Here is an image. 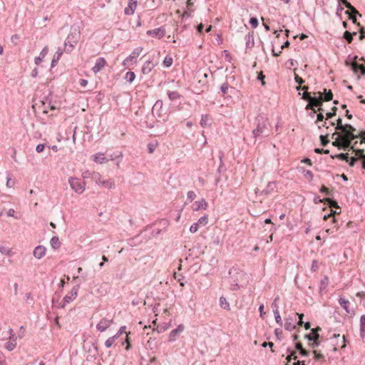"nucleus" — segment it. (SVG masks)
Masks as SVG:
<instances>
[{
  "mask_svg": "<svg viewBox=\"0 0 365 365\" xmlns=\"http://www.w3.org/2000/svg\"><path fill=\"white\" fill-rule=\"evenodd\" d=\"M81 32L78 27L72 26L71 31L64 42V51L71 53L79 41Z\"/></svg>",
  "mask_w": 365,
  "mask_h": 365,
  "instance_id": "nucleus-1",
  "label": "nucleus"
},
{
  "mask_svg": "<svg viewBox=\"0 0 365 365\" xmlns=\"http://www.w3.org/2000/svg\"><path fill=\"white\" fill-rule=\"evenodd\" d=\"M252 133L255 138L268 136L269 129L267 119L262 115H259L257 118V128Z\"/></svg>",
  "mask_w": 365,
  "mask_h": 365,
  "instance_id": "nucleus-2",
  "label": "nucleus"
},
{
  "mask_svg": "<svg viewBox=\"0 0 365 365\" xmlns=\"http://www.w3.org/2000/svg\"><path fill=\"white\" fill-rule=\"evenodd\" d=\"M68 183L71 189L78 194L83 193L86 190V182L79 178L71 177L68 179Z\"/></svg>",
  "mask_w": 365,
  "mask_h": 365,
  "instance_id": "nucleus-3",
  "label": "nucleus"
},
{
  "mask_svg": "<svg viewBox=\"0 0 365 365\" xmlns=\"http://www.w3.org/2000/svg\"><path fill=\"white\" fill-rule=\"evenodd\" d=\"M80 288V283L76 284L75 287L72 288L71 292H69L63 299L62 303L61 304V307L64 308L66 304L73 302L78 296V289Z\"/></svg>",
  "mask_w": 365,
  "mask_h": 365,
  "instance_id": "nucleus-4",
  "label": "nucleus"
},
{
  "mask_svg": "<svg viewBox=\"0 0 365 365\" xmlns=\"http://www.w3.org/2000/svg\"><path fill=\"white\" fill-rule=\"evenodd\" d=\"M143 48L141 46L137 47L133 49L131 54L128 56L123 61V66H129L137 62V58L141 54Z\"/></svg>",
  "mask_w": 365,
  "mask_h": 365,
  "instance_id": "nucleus-5",
  "label": "nucleus"
},
{
  "mask_svg": "<svg viewBox=\"0 0 365 365\" xmlns=\"http://www.w3.org/2000/svg\"><path fill=\"white\" fill-rule=\"evenodd\" d=\"M229 274L230 275L231 282L237 283L242 281L246 275L244 272L236 268L230 269Z\"/></svg>",
  "mask_w": 365,
  "mask_h": 365,
  "instance_id": "nucleus-6",
  "label": "nucleus"
},
{
  "mask_svg": "<svg viewBox=\"0 0 365 365\" xmlns=\"http://www.w3.org/2000/svg\"><path fill=\"white\" fill-rule=\"evenodd\" d=\"M319 96H312L310 98L309 102L306 106V109H313L314 113H316V110L314 109V107H320L322 105L323 98L322 96V93L319 92Z\"/></svg>",
  "mask_w": 365,
  "mask_h": 365,
  "instance_id": "nucleus-7",
  "label": "nucleus"
},
{
  "mask_svg": "<svg viewBox=\"0 0 365 365\" xmlns=\"http://www.w3.org/2000/svg\"><path fill=\"white\" fill-rule=\"evenodd\" d=\"M208 223V215H205L202 217H200L197 222L193 223L190 227V232L191 233H195L200 226H205Z\"/></svg>",
  "mask_w": 365,
  "mask_h": 365,
  "instance_id": "nucleus-8",
  "label": "nucleus"
},
{
  "mask_svg": "<svg viewBox=\"0 0 365 365\" xmlns=\"http://www.w3.org/2000/svg\"><path fill=\"white\" fill-rule=\"evenodd\" d=\"M113 319L103 318L101 321L97 324L96 329L100 332H104L108 328L110 327L113 324Z\"/></svg>",
  "mask_w": 365,
  "mask_h": 365,
  "instance_id": "nucleus-9",
  "label": "nucleus"
},
{
  "mask_svg": "<svg viewBox=\"0 0 365 365\" xmlns=\"http://www.w3.org/2000/svg\"><path fill=\"white\" fill-rule=\"evenodd\" d=\"M339 4L341 5H344L346 8H348L351 11V14H349L350 19L353 20V22L356 21V15L358 14L361 16L357 10L346 0H339Z\"/></svg>",
  "mask_w": 365,
  "mask_h": 365,
  "instance_id": "nucleus-10",
  "label": "nucleus"
},
{
  "mask_svg": "<svg viewBox=\"0 0 365 365\" xmlns=\"http://www.w3.org/2000/svg\"><path fill=\"white\" fill-rule=\"evenodd\" d=\"M146 34L148 36L160 39L165 35V30L163 27H159L153 30H148Z\"/></svg>",
  "mask_w": 365,
  "mask_h": 365,
  "instance_id": "nucleus-11",
  "label": "nucleus"
},
{
  "mask_svg": "<svg viewBox=\"0 0 365 365\" xmlns=\"http://www.w3.org/2000/svg\"><path fill=\"white\" fill-rule=\"evenodd\" d=\"M185 329V327L183 324H179L176 329L172 330L168 336V341L170 342H173L176 340V337L180 333H182Z\"/></svg>",
  "mask_w": 365,
  "mask_h": 365,
  "instance_id": "nucleus-12",
  "label": "nucleus"
},
{
  "mask_svg": "<svg viewBox=\"0 0 365 365\" xmlns=\"http://www.w3.org/2000/svg\"><path fill=\"white\" fill-rule=\"evenodd\" d=\"M106 61L103 57H99L96 59L94 66L92 68V71L96 74L100 72L106 66Z\"/></svg>",
  "mask_w": 365,
  "mask_h": 365,
  "instance_id": "nucleus-13",
  "label": "nucleus"
},
{
  "mask_svg": "<svg viewBox=\"0 0 365 365\" xmlns=\"http://www.w3.org/2000/svg\"><path fill=\"white\" fill-rule=\"evenodd\" d=\"M46 252V248L43 245L36 247L33 251L34 256L40 259L43 257Z\"/></svg>",
  "mask_w": 365,
  "mask_h": 365,
  "instance_id": "nucleus-14",
  "label": "nucleus"
},
{
  "mask_svg": "<svg viewBox=\"0 0 365 365\" xmlns=\"http://www.w3.org/2000/svg\"><path fill=\"white\" fill-rule=\"evenodd\" d=\"M137 0H129L128 6L125 8L124 13L126 15H132L137 7Z\"/></svg>",
  "mask_w": 365,
  "mask_h": 365,
  "instance_id": "nucleus-15",
  "label": "nucleus"
},
{
  "mask_svg": "<svg viewBox=\"0 0 365 365\" xmlns=\"http://www.w3.org/2000/svg\"><path fill=\"white\" fill-rule=\"evenodd\" d=\"M341 131L343 134V136L341 137V138H348L353 140L357 138V135L354 133L356 131V129L351 130L349 128H344V129Z\"/></svg>",
  "mask_w": 365,
  "mask_h": 365,
  "instance_id": "nucleus-16",
  "label": "nucleus"
},
{
  "mask_svg": "<svg viewBox=\"0 0 365 365\" xmlns=\"http://www.w3.org/2000/svg\"><path fill=\"white\" fill-rule=\"evenodd\" d=\"M338 302L340 306L346 311L347 314L351 313V310L349 309L350 302L348 299H346L342 296H340Z\"/></svg>",
  "mask_w": 365,
  "mask_h": 365,
  "instance_id": "nucleus-17",
  "label": "nucleus"
},
{
  "mask_svg": "<svg viewBox=\"0 0 365 365\" xmlns=\"http://www.w3.org/2000/svg\"><path fill=\"white\" fill-rule=\"evenodd\" d=\"M48 48L47 46H46L43 49L42 51H41L40 54L38 56H36L34 58V63L36 64V65H39L43 59L45 58V56L48 54Z\"/></svg>",
  "mask_w": 365,
  "mask_h": 365,
  "instance_id": "nucleus-18",
  "label": "nucleus"
},
{
  "mask_svg": "<svg viewBox=\"0 0 365 365\" xmlns=\"http://www.w3.org/2000/svg\"><path fill=\"white\" fill-rule=\"evenodd\" d=\"M92 159L94 162L99 163V164H103L109 160L108 158H106L104 156V154L102 153H96V154L92 155Z\"/></svg>",
  "mask_w": 365,
  "mask_h": 365,
  "instance_id": "nucleus-19",
  "label": "nucleus"
},
{
  "mask_svg": "<svg viewBox=\"0 0 365 365\" xmlns=\"http://www.w3.org/2000/svg\"><path fill=\"white\" fill-rule=\"evenodd\" d=\"M194 205H195V207H193L194 211H198L200 210H205L207 207V202H206V200L204 198H202L200 200L196 201L194 203Z\"/></svg>",
  "mask_w": 365,
  "mask_h": 365,
  "instance_id": "nucleus-20",
  "label": "nucleus"
},
{
  "mask_svg": "<svg viewBox=\"0 0 365 365\" xmlns=\"http://www.w3.org/2000/svg\"><path fill=\"white\" fill-rule=\"evenodd\" d=\"M276 189V183L275 182H269L266 186V187L261 192L262 195H269L274 191Z\"/></svg>",
  "mask_w": 365,
  "mask_h": 365,
  "instance_id": "nucleus-21",
  "label": "nucleus"
},
{
  "mask_svg": "<svg viewBox=\"0 0 365 365\" xmlns=\"http://www.w3.org/2000/svg\"><path fill=\"white\" fill-rule=\"evenodd\" d=\"M97 185H102L108 189H114L115 187V184L114 181L111 179L107 180H101L97 181Z\"/></svg>",
  "mask_w": 365,
  "mask_h": 365,
  "instance_id": "nucleus-22",
  "label": "nucleus"
},
{
  "mask_svg": "<svg viewBox=\"0 0 365 365\" xmlns=\"http://www.w3.org/2000/svg\"><path fill=\"white\" fill-rule=\"evenodd\" d=\"M154 67L155 65L151 61H147L142 67V72L143 74H148Z\"/></svg>",
  "mask_w": 365,
  "mask_h": 365,
  "instance_id": "nucleus-23",
  "label": "nucleus"
},
{
  "mask_svg": "<svg viewBox=\"0 0 365 365\" xmlns=\"http://www.w3.org/2000/svg\"><path fill=\"white\" fill-rule=\"evenodd\" d=\"M284 328L287 331H292L296 328L294 320L292 317H287L285 319Z\"/></svg>",
  "mask_w": 365,
  "mask_h": 365,
  "instance_id": "nucleus-24",
  "label": "nucleus"
},
{
  "mask_svg": "<svg viewBox=\"0 0 365 365\" xmlns=\"http://www.w3.org/2000/svg\"><path fill=\"white\" fill-rule=\"evenodd\" d=\"M63 54V51L61 48H58L57 51L55 53V54L53 55V59L51 61V67H54L56 66V64L58 63V61H59L60 58L61 57Z\"/></svg>",
  "mask_w": 365,
  "mask_h": 365,
  "instance_id": "nucleus-25",
  "label": "nucleus"
},
{
  "mask_svg": "<svg viewBox=\"0 0 365 365\" xmlns=\"http://www.w3.org/2000/svg\"><path fill=\"white\" fill-rule=\"evenodd\" d=\"M351 140H352L348 139V138H341V139H340L341 145V149H344V150H346V149L354 150V146L351 145Z\"/></svg>",
  "mask_w": 365,
  "mask_h": 365,
  "instance_id": "nucleus-26",
  "label": "nucleus"
},
{
  "mask_svg": "<svg viewBox=\"0 0 365 365\" xmlns=\"http://www.w3.org/2000/svg\"><path fill=\"white\" fill-rule=\"evenodd\" d=\"M344 128H349V129L355 130V128H354L350 124H344V125H343L342 124V120L340 118H338L336 126V129L338 130H344Z\"/></svg>",
  "mask_w": 365,
  "mask_h": 365,
  "instance_id": "nucleus-27",
  "label": "nucleus"
},
{
  "mask_svg": "<svg viewBox=\"0 0 365 365\" xmlns=\"http://www.w3.org/2000/svg\"><path fill=\"white\" fill-rule=\"evenodd\" d=\"M246 48H252L254 46V36L252 34H247L245 36Z\"/></svg>",
  "mask_w": 365,
  "mask_h": 365,
  "instance_id": "nucleus-28",
  "label": "nucleus"
},
{
  "mask_svg": "<svg viewBox=\"0 0 365 365\" xmlns=\"http://www.w3.org/2000/svg\"><path fill=\"white\" fill-rule=\"evenodd\" d=\"M320 328L317 329H312L311 330V333L309 334L305 335V338L307 339L309 341H312L316 337H319V334L316 332V330H320Z\"/></svg>",
  "mask_w": 365,
  "mask_h": 365,
  "instance_id": "nucleus-29",
  "label": "nucleus"
},
{
  "mask_svg": "<svg viewBox=\"0 0 365 365\" xmlns=\"http://www.w3.org/2000/svg\"><path fill=\"white\" fill-rule=\"evenodd\" d=\"M50 244H51V246L54 249V250H56V249H58L60 245H61V242L59 241V239L57 236H53L51 237V240H50Z\"/></svg>",
  "mask_w": 365,
  "mask_h": 365,
  "instance_id": "nucleus-30",
  "label": "nucleus"
},
{
  "mask_svg": "<svg viewBox=\"0 0 365 365\" xmlns=\"http://www.w3.org/2000/svg\"><path fill=\"white\" fill-rule=\"evenodd\" d=\"M202 127L206 128L210 125V119L207 115H202L200 121Z\"/></svg>",
  "mask_w": 365,
  "mask_h": 365,
  "instance_id": "nucleus-31",
  "label": "nucleus"
},
{
  "mask_svg": "<svg viewBox=\"0 0 365 365\" xmlns=\"http://www.w3.org/2000/svg\"><path fill=\"white\" fill-rule=\"evenodd\" d=\"M352 69L356 73L359 71L361 73V75H362V76L365 75V67L362 65L354 63L352 66Z\"/></svg>",
  "mask_w": 365,
  "mask_h": 365,
  "instance_id": "nucleus-32",
  "label": "nucleus"
},
{
  "mask_svg": "<svg viewBox=\"0 0 365 365\" xmlns=\"http://www.w3.org/2000/svg\"><path fill=\"white\" fill-rule=\"evenodd\" d=\"M16 339H11L7 341L5 344V347L8 351H13L16 346Z\"/></svg>",
  "mask_w": 365,
  "mask_h": 365,
  "instance_id": "nucleus-33",
  "label": "nucleus"
},
{
  "mask_svg": "<svg viewBox=\"0 0 365 365\" xmlns=\"http://www.w3.org/2000/svg\"><path fill=\"white\" fill-rule=\"evenodd\" d=\"M220 306L224 309H230V304L227 301L226 298L224 297H221L220 298Z\"/></svg>",
  "mask_w": 365,
  "mask_h": 365,
  "instance_id": "nucleus-34",
  "label": "nucleus"
},
{
  "mask_svg": "<svg viewBox=\"0 0 365 365\" xmlns=\"http://www.w3.org/2000/svg\"><path fill=\"white\" fill-rule=\"evenodd\" d=\"M118 339V336H113L110 338H108L106 342L105 346L106 348H110L112 346V345L114 344L115 341Z\"/></svg>",
  "mask_w": 365,
  "mask_h": 365,
  "instance_id": "nucleus-35",
  "label": "nucleus"
},
{
  "mask_svg": "<svg viewBox=\"0 0 365 365\" xmlns=\"http://www.w3.org/2000/svg\"><path fill=\"white\" fill-rule=\"evenodd\" d=\"M356 32H353L352 34L348 31H346L344 34V38L348 41V43H351L353 40V36L356 35Z\"/></svg>",
  "mask_w": 365,
  "mask_h": 365,
  "instance_id": "nucleus-36",
  "label": "nucleus"
},
{
  "mask_svg": "<svg viewBox=\"0 0 365 365\" xmlns=\"http://www.w3.org/2000/svg\"><path fill=\"white\" fill-rule=\"evenodd\" d=\"M135 78V74L134 72L133 71H128L125 74V79L129 82V83H132Z\"/></svg>",
  "mask_w": 365,
  "mask_h": 365,
  "instance_id": "nucleus-37",
  "label": "nucleus"
},
{
  "mask_svg": "<svg viewBox=\"0 0 365 365\" xmlns=\"http://www.w3.org/2000/svg\"><path fill=\"white\" fill-rule=\"evenodd\" d=\"M331 157L333 159L334 158H338V159H340V160L349 162V157H348L347 154H345V153H341L339 154H336L335 155H331Z\"/></svg>",
  "mask_w": 365,
  "mask_h": 365,
  "instance_id": "nucleus-38",
  "label": "nucleus"
},
{
  "mask_svg": "<svg viewBox=\"0 0 365 365\" xmlns=\"http://www.w3.org/2000/svg\"><path fill=\"white\" fill-rule=\"evenodd\" d=\"M168 95L169 99L172 101L178 99L180 96L177 91H169Z\"/></svg>",
  "mask_w": 365,
  "mask_h": 365,
  "instance_id": "nucleus-39",
  "label": "nucleus"
},
{
  "mask_svg": "<svg viewBox=\"0 0 365 365\" xmlns=\"http://www.w3.org/2000/svg\"><path fill=\"white\" fill-rule=\"evenodd\" d=\"M324 97L323 98V101H329L332 99L333 95L330 90H329L327 91V89H324Z\"/></svg>",
  "mask_w": 365,
  "mask_h": 365,
  "instance_id": "nucleus-40",
  "label": "nucleus"
},
{
  "mask_svg": "<svg viewBox=\"0 0 365 365\" xmlns=\"http://www.w3.org/2000/svg\"><path fill=\"white\" fill-rule=\"evenodd\" d=\"M273 313H274V319H275L276 322L280 327H282V320L281 316L279 314V311H276V312H273Z\"/></svg>",
  "mask_w": 365,
  "mask_h": 365,
  "instance_id": "nucleus-41",
  "label": "nucleus"
},
{
  "mask_svg": "<svg viewBox=\"0 0 365 365\" xmlns=\"http://www.w3.org/2000/svg\"><path fill=\"white\" fill-rule=\"evenodd\" d=\"M360 331L361 334L365 333V315L360 317Z\"/></svg>",
  "mask_w": 365,
  "mask_h": 365,
  "instance_id": "nucleus-42",
  "label": "nucleus"
},
{
  "mask_svg": "<svg viewBox=\"0 0 365 365\" xmlns=\"http://www.w3.org/2000/svg\"><path fill=\"white\" fill-rule=\"evenodd\" d=\"M279 300V296L274 298V301L272 303V308L273 312L279 311V305L278 301Z\"/></svg>",
  "mask_w": 365,
  "mask_h": 365,
  "instance_id": "nucleus-43",
  "label": "nucleus"
},
{
  "mask_svg": "<svg viewBox=\"0 0 365 365\" xmlns=\"http://www.w3.org/2000/svg\"><path fill=\"white\" fill-rule=\"evenodd\" d=\"M163 64L167 68L171 66V65L173 64V58L171 57L166 56L164 58Z\"/></svg>",
  "mask_w": 365,
  "mask_h": 365,
  "instance_id": "nucleus-44",
  "label": "nucleus"
},
{
  "mask_svg": "<svg viewBox=\"0 0 365 365\" xmlns=\"http://www.w3.org/2000/svg\"><path fill=\"white\" fill-rule=\"evenodd\" d=\"M93 180H94L96 182V183L97 184V181H101V175L99 173H96V172H93V174H92V178H91Z\"/></svg>",
  "mask_w": 365,
  "mask_h": 365,
  "instance_id": "nucleus-45",
  "label": "nucleus"
},
{
  "mask_svg": "<svg viewBox=\"0 0 365 365\" xmlns=\"http://www.w3.org/2000/svg\"><path fill=\"white\" fill-rule=\"evenodd\" d=\"M341 137H336L334 142H332V145L335 147H337L339 150L341 149V145L340 141Z\"/></svg>",
  "mask_w": 365,
  "mask_h": 365,
  "instance_id": "nucleus-46",
  "label": "nucleus"
},
{
  "mask_svg": "<svg viewBox=\"0 0 365 365\" xmlns=\"http://www.w3.org/2000/svg\"><path fill=\"white\" fill-rule=\"evenodd\" d=\"M229 90V85L227 83H224L221 86H220V91L222 93V94H226L227 93V91Z\"/></svg>",
  "mask_w": 365,
  "mask_h": 365,
  "instance_id": "nucleus-47",
  "label": "nucleus"
},
{
  "mask_svg": "<svg viewBox=\"0 0 365 365\" xmlns=\"http://www.w3.org/2000/svg\"><path fill=\"white\" fill-rule=\"evenodd\" d=\"M355 155L361 159H364L365 155L364 154V150L358 149L354 150Z\"/></svg>",
  "mask_w": 365,
  "mask_h": 365,
  "instance_id": "nucleus-48",
  "label": "nucleus"
},
{
  "mask_svg": "<svg viewBox=\"0 0 365 365\" xmlns=\"http://www.w3.org/2000/svg\"><path fill=\"white\" fill-rule=\"evenodd\" d=\"M250 24L253 28L257 27L259 22L257 18L252 17L250 20Z\"/></svg>",
  "mask_w": 365,
  "mask_h": 365,
  "instance_id": "nucleus-49",
  "label": "nucleus"
},
{
  "mask_svg": "<svg viewBox=\"0 0 365 365\" xmlns=\"http://www.w3.org/2000/svg\"><path fill=\"white\" fill-rule=\"evenodd\" d=\"M319 138H320V140H321V144L323 146L327 145V143H329V140L327 139V135H321Z\"/></svg>",
  "mask_w": 365,
  "mask_h": 365,
  "instance_id": "nucleus-50",
  "label": "nucleus"
},
{
  "mask_svg": "<svg viewBox=\"0 0 365 365\" xmlns=\"http://www.w3.org/2000/svg\"><path fill=\"white\" fill-rule=\"evenodd\" d=\"M312 98V96H311L310 93H309L307 91H304V93H302V98L307 101L308 103L309 102L310 98Z\"/></svg>",
  "mask_w": 365,
  "mask_h": 365,
  "instance_id": "nucleus-51",
  "label": "nucleus"
},
{
  "mask_svg": "<svg viewBox=\"0 0 365 365\" xmlns=\"http://www.w3.org/2000/svg\"><path fill=\"white\" fill-rule=\"evenodd\" d=\"M304 175L306 178L309 180V181H312L313 180V174L310 170L304 171Z\"/></svg>",
  "mask_w": 365,
  "mask_h": 365,
  "instance_id": "nucleus-52",
  "label": "nucleus"
},
{
  "mask_svg": "<svg viewBox=\"0 0 365 365\" xmlns=\"http://www.w3.org/2000/svg\"><path fill=\"white\" fill-rule=\"evenodd\" d=\"M92 174H93V172H91L89 170H86L82 173V178L83 179L90 178H92Z\"/></svg>",
  "mask_w": 365,
  "mask_h": 365,
  "instance_id": "nucleus-53",
  "label": "nucleus"
},
{
  "mask_svg": "<svg viewBox=\"0 0 365 365\" xmlns=\"http://www.w3.org/2000/svg\"><path fill=\"white\" fill-rule=\"evenodd\" d=\"M187 196V200H189L191 202L195 198L196 194L195 193L194 191L191 190V191H188Z\"/></svg>",
  "mask_w": 365,
  "mask_h": 365,
  "instance_id": "nucleus-54",
  "label": "nucleus"
},
{
  "mask_svg": "<svg viewBox=\"0 0 365 365\" xmlns=\"http://www.w3.org/2000/svg\"><path fill=\"white\" fill-rule=\"evenodd\" d=\"M0 252L2 254H5L6 255H9L11 250L9 249H7L4 246L1 245L0 246Z\"/></svg>",
  "mask_w": 365,
  "mask_h": 365,
  "instance_id": "nucleus-55",
  "label": "nucleus"
},
{
  "mask_svg": "<svg viewBox=\"0 0 365 365\" xmlns=\"http://www.w3.org/2000/svg\"><path fill=\"white\" fill-rule=\"evenodd\" d=\"M297 356L295 355V352L289 351V354L287 357V360L288 362H290L292 359H296Z\"/></svg>",
  "mask_w": 365,
  "mask_h": 365,
  "instance_id": "nucleus-56",
  "label": "nucleus"
},
{
  "mask_svg": "<svg viewBox=\"0 0 365 365\" xmlns=\"http://www.w3.org/2000/svg\"><path fill=\"white\" fill-rule=\"evenodd\" d=\"M14 185V182L11 180V178L10 177V175H8L6 178V186L8 187H12Z\"/></svg>",
  "mask_w": 365,
  "mask_h": 365,
  "instance_id": "nucleus-57",
  "label": "nucleus"
},
{
  "mask_svg": "<svg viewBox=\"0 0 365 365\" xmlns=\"http://www.w3.org/2000/svg\"><path fill=\"white\" fill-rule=\"evenodd\" d=\"M274 334L278 339H282V331L280 329H276L274 330Z\"/></svg>",
  "mask_w": 365,
  "mask_h": 365,
  "instance_id": "nucleus-58",
  "label": "nucleus"
},
{
  "mask_svg": "<svg viewBox=\"0 0 365 365\" xmlns=\"http://www.w3.org/2000/svg\"><path fill=\"white\" fill-rule=\"evenodd\" d=\"M312 341H313V342L311 344V346L312 348H317L319 346L320 343L319 341V337H316Z\"/></svg>",
  "mask_w": 365,
  "mask_h": 365,
  "instance_id": "nucleus-59",
  "label": "nucleus"
},
{
  "mask_svg": "<svg viewBox=\"0 0 365 365\" xmlns=\"http://www.w3.org/2000/svg\"><path fill=\"white\" fill-rule=\"evenodd\" d=\"M240 285L237 282H231V287H230V289L232 290V291H236V290H238L240 289Z\"/></svg>",
  "mask_w": 365,
  "mask_h": 365,
  "instance_id": "nucleus-60",
  "label": "nucleus"
},
{
  "mask_svg": "<svg viewBox=\"0 0 365 365\" xmlns=\"http://www.w3.org/2000/svg\"><path fill=\"white\" fill-rule=\"evenodd\" d=\"M44 148H45V144H43V143L38 144L36 147V150L38 153H41L43 150Z\"/></svg>",
  "mask_w": 365,
  "mask_h": 365,
  "instance_id": "nucleus-61",
  "label": "nucleus"
},
{
  "mask_svg": "<svg viewBox=\"0 0 365 365\" xmlns=\"http://www.w3.org/2000/svg\"><path fill=\"white\" fill-rule=\"evenodd\" d=\"M294 80L299 85H302L304 82V80L297 75H295Z\"/></svg>",
  "mask_w": 365,
  "mask_h": 365,
  "instance_id": "nucleus-62",
  "label": "nucleus"
},
{
  "mask_svg": "<svg viewBox=\"0 0 365 365\" xmlns=\"http://www.w3.org/2000/svg\"><path fill=\"white\" fill-rule=\"evenodd\" d=\"M313 354H314V358L317 360H319L324 358L323 355L318 353L317 351H314Z\"/></svg>",
  "mask_w": 365,
  "mask_h": 365,
  "instance_id": "nucleus-63",
  "label": "nucleus"
},
{
  "mask_svg": "<svg viewBox=\"0 0 365 365\" xmlns=\"http://www.w3.org/2000/svg\"><path fill=\"white\" fill-rule=\"evenodd\" d=\"M125 326H123L121 327H120L118 331L117 332V334L115 335V336H118V338L125 332Z\"/></svg>",
  "mask_w": 365,
  "mask_h": 365,
  "instance_id": "nucleus-64",
  "label": "nucleus"
}]
</instances>
